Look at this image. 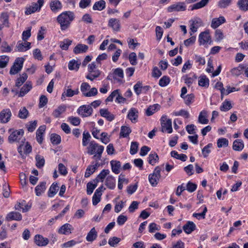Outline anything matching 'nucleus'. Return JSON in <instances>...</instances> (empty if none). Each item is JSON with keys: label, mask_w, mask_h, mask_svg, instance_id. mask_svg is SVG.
<instances>
[{"label": "nucleus", "mask_w": 248, "mask_h": 248, "mask_svg": "<svg viewBox=\"0 0 248 248\" xmlns=\"http://www.w3.org/2000/svg\"><path fill=\"white\" fill-rule=\"evenodd\" d=\"M97 186V184H93L91 182H89L87 184V193L88 195H91L93 192L94 189Z\"/></svg>", "instance_id": "13d9d810"}, {"label": "nucleus", "mask_w": 248, "mask_h": 248, "mask_svg": "<svg viewBox=\"0 0 248 248\" xmlns=\"http://www.w3.org/2000/svg\"><path fill=\"white\" fill-rule=\"evenodd\" d=\"M81 64V62L78 60H72L68 63V68L70 70H75L78 71Z\"/></svg>", "instance_id": "cd10ccee"}, {"label": "nucleus", "mask_w": 248, "mask_h": 248, "mask_svg": "<svg viewBox=\"0 0 248 248\" xmlns=\"http://www.w3.org/2000/svg\"><path fill=\"white\" fill-rule=\"evenodd\" d=\"M91 136L88 132L84 131L83 133L82 145L83 146H86L88 143Z\"/></svg>", "instance_id": "052dcab7"}, {"label": "nucleus", "mask_w": 248, "mask_h": 248, "mask_svg": "<svg viewBox=\"0 0 248 248\" xmlns=\"http://www.w3.org/2000/svg\"><path fill=\"white\" fill-rule=\"evenodd\" d=\"M106 6V2L104 0H100L98 1L95 2L93 9L94 10L102 11L105 9Z\"/></svg>", "instance_id": "f704fd0d"}, {"label": "nucleus", "mask_w": 248, "mask_h": 248, "mask_svg": "<svg viewBox=\"0 0 248 248\" xmlns=\"http://www.w3.org/2000/svg\"><path fill=\"white\" fill-rule=\"evenodd\" d=\"M105 185L110 189H113L115 187V180L112 176H108L106 180Z\"/></svg>", "instance_id": "bb28decb"}, {"label": "nucleus", "mask_w": 248, "mask_h": 248, "mask_svg": "<svg viewBox=\"0 0 248 248\" xmlns=\"http://www.w3.org/2000/svg\"><path fill=\"white\" fill-rule=\"evenodd\" d=\"M139 147V143L136 141H133L131 142L130 153L131 155H135L138 151Z\"/></svg>", "instance_id": "e2e57ef3"}, {"label": "nucleus", "mask_w": 248, "mask_h": 248, "mask_svg": "<svg viewBox=\"0 0 248 248\" xmlns=\"http://www.w3.org/2000/svg\"><path fill=\"white\" fill-rule=\"evenodd\" d=\"M75 15L73 12L66 11L63 12V30L68 29L74 19Z\"/></svg>", "instance_id": "39448f33"}, {"label": "nucleus", "mask_w": 248, "mask_h": 248, "mask_svg": "<svg viewBox=\"0 0 248 248\" xmlns=\"http://www.w3.org/2000/svg\"><path fill=\"white\" fill-rule=\"evenodd\" d=\"M217 145L218 148L227 147L228 146V140L226 138H220L217 141Z\"/></svg>", "instance_id": "603ef678"}, {"label": "nucleus", "mask_w": 248, "mask_h": 248, "mask_svg": "<svg viewBox=\"0 0 248 248\" xmlns=\"http://www.w3.org/2000/svg\"><path fill=\"white\" fill-rule=\"evenodd\" d=\"M161 124L162 127V131L163 132H167L168 133H171L172 132L171 120L167 119L166 116H163L161 118Z\"/></svg>", "instance_id": "423d86ee"}, {"label": "nucleus", "mask_w": 248, "mask_h": 248, "mask_svg": "<svg viewBox=\"0 0 248 248\" xmlns=\"http://www.w3.org/2000/svg\"><path fill=\"white\" fill-rule=\"evenodd\" d=\"M12 116V112L9 108L2 109L0 112V123L6 124L8 123Z\"/></svg>", "instance_id": "6e6552de"}, {"label": "nucleus", "mask_w": 248, "mask_h": 248, "mask_svg": "<svg viewBox=\"0 0 248 248\" xmlns=\"http://www.w3.org/2000/svg\"><path fill=\"white\" fill-rule=\"evenodd\" d=\"M9 61V57L5 55L0 56V68H3L5 67Z\"/></svg>", "instance_id": "a18cd8bd"}, {"label": "nucleus", "mask_w": 248, "mask_h": 248, "mask_svg": "<svg viewBox=\"0 0 248 248\" xmlns=\"http://www.w3.org/2000/svg\"><path fill=\"white\" fill-rule=\"evenodd\" d=\"M24 59L23 58H17L15 60L13 65L10 70L11 75H15L18 73L22 68Z\"/></svg>", "instance_id": "0eeeda50"}, {"label": "nucleus", "mask_w": 248, "mask_h": 248, "mask_svg": "<svg viewBox=\"0 0 248 248\" xmlns=\"http://www.w3.org/2000/svg\"><path fill=\"white\" fill-rule=\"evenodd\" d=\"M97 236V232L94 227H93L88 233L86 239L88 242H93L96 239Z\"/></svg>", "instance_id": "b1692460"}, {"label": "nucleus", "mask_w": 248, "mask_h": 248, "mask_svg": "<svg viewBox=\"0 0 248 248\" xmlns=\"http://www.w3.org/2000/svg\"><path fill=\"white\" fill-rule=\"evenodd\" d=\"M226 20L223 16H220L218 18H214L211 22V27L213 29H216L221 24L225 23Z\"/></svg>", "instance_id": "4be33fe9"}, {"label": "nucleus", "mask_w": 248, "mask_h": 248, "mask_svg": "<svg viewBox=\"0 0 248 248\" xmlns=\"http://www.w3.org/2000/svg\"><path fill=\"white\" fill-rule=\"evenodd\" d=\"M34 242L39 246H45L48 243V239L44 238L42 235L37 234L34 236Z\"/></svg>", "instance_id": "a211bd4d"}, {"label": "nucleus", "mask_w": 248, "mask_h": 248, "mask_svg": "<svg viewBox=\"0 0 248 248\" xmlns=\"http://www.w3.org/2000/svg\"><path fill=\"white\" fill-rule=\"evenodd\" d=\"M44 0H38L37 3H33L25 11L26 15H30L40 10L44 4Z\"/></svg>", "instance_id": "1a4fd4ad"}, {"label": "nucleus", "mask_w": 248, "mask_h": 248, "mask_svg": "<svg viewBox=\"0 0 248 248\" xmlns=\"http://www.w3.org/2000/svg\"><path fill=\"white\" fill-rule=\"evenodd\" d=\"M243 141L240 140H235L233 143L232 148L234 151H240L244 148Z\"/></svg>", "instance_id": "7c9ffc66"}, {"label": "nucleus", "mask_w": 248, "mask_h": 248, "mask_svg": "<svg viewBox=\"0 0 248 248\" xmlns=\"http://www.w3.org/2000/svg\"><path fill=\"white\" fill-rule=\"evenodd\" d=\"M108 26L112 28L114 31H118L121 27L120 20L117 18H110L108 21Z\"/></svg>", "instance_id": "6ab92c4d"}, {"label": "nucleus", "mask_w": 248, "mask_h": 248, "mask_svg": "<svg viewBox=\"0 0 248 248\" xmlns=\"http://www.w3.org/2000/svg\"><path fill=\"white\" fill-rule=\"evenodd\" d=\"M1 51L2 52H10L12 51V49L10 46H9L8 43L4 41L2 42L1 46Z\"/></svg>", "instance_id": "864d4df0"}, {"label": "nucleus", "mask_w": 248, "mask_h": 248, "mask_svg": "<svg viewBox=\"0 0 248 248\" xmlns=\"http://www.w3.org/2000/svg\"><path fill=\"white\" fill-rule=\"evenodd\" d=\"M237 5L241 10L248 11V0H239Z\"/></svg>", "instance_id": "4c0bfd02"}, {"label": "nucleus", "mask_w": 248, "mask_h": 248, "mask_svg": "<svg viewBox=\"0 0 248 248\" xmlns=\"http://www.w3.org/2000/svg\"><path fill=\"white\" fill-rule=\"evenodd\" d=\"M22 217L20 213L16 212H11L7 215L6 220L7 221H11L13 220L20 221L22 220Z\"/></svg>", "instance_id": "2eb2a0df"}, {"label": "nucleus", "mask_w": 248, "mask_h": 248, "mask_svg": "<svg viewBox=\"0 0 248 248\" xmlns=\"http://www.w3.org/2000/svg\"><path fill=\"white\" fill-rule=\"evenodd\" d=\"M171 156L181 160L182 161H185L187 158V156L185 154H178V153L175 151H172L171 152Z\"/></svg>", "instance_id": "c03bdc74"}, {"label": "nucleus", "mask_w": 248, "mask_h": 248, "mask_svg": "<svg viewBox=\"0 0 248 248\" xmlns=\"http://www.w3.org/2000/svg\"><path fill=\"white\" fill-rule=\"evenodd\" d=\"M198 84L200 86L207 88L209 85V79L205 76H202L200 77Z\"/></svg>", "instance_id": "ea45409f"}, {"label": "nucleus", "mask_w": 248, "mask_h": 248, "mask_svg": "<svg viewBox=\"0 0 248 248\" xmlns=\"http://www.w3.org/2000/svg\"><path fill=\"white\" fill-rule=\"evenodd\" d=\"M36 126L37 121L35 120L34 121L30 122L27 124V128L29 132H33L36 128Z\"/></svg>", "instance_id": "338daca9"}, {"label": "nucleus", "mask_w": 248, "mask_h": 248, "mask_svg": "<svg viewBox=\"0 0 248 248\" xmlns=\"http://www.w3.org/2000/svg\"><path fill=\"white\" fill-rule=\"evenodd\" d=\"M46 182H42L37 186L35 188L36 194L39 196L41 195V193L43 192L46 189Z\"/></svg>", "instance_id": "c9c22d12"}, {"label": "nucleus", "mask_w": 248, "mask_h": 248, "mask_svg": "<svg viewBox=\"0 0 248 248\" xmlns=\"http://www.w3.org/2000/svg\"><path fill=\"white\" fill-rule=\"evenodd\" d=\"M134 90L136 93L139 95L142 90V84L140 81H138L134 86Z\"/></svg>", "instance_id": "bf43d9fd"}, {"label": "nucleus", "mask_w": 248, "mask_h": 248, "mask_svg": "<svg viewBox=\"0 0 248 248\" xmlns=\"http://www.w3.org/2000/svg\"><path fill=\"white\" fill-rule=\"evenodd\" d=\"M32 89V84L31 82L28 81L21 88L19 93L16 92V94H18L19 97H23Z\"/></svg>", "instance_id": "ddd939ff"}, {"label": "nucleus", "mask_w": 248, "mask_h": 248, "mask_svg": "<svg viewBox=\"0 0 248 248\" xmlns=\"http://www.w3.org/2000/svg\"><path fill=\"white\" fill-rule=\"evenodd\" d=\"M198 122L202 124H207L208 123L207 112L206 110H202L200 112L198 117Z\"/></svg>", "instance_id": "a878e982"}, {"label": "nucleus", "mask_w": 248, "mask_h": 248, "mask_svg": "<svg viewBox=\"0 0 248 248\" xmlns=\"http://www.w3.org/2000/svg\"><path fill=\"white\" fill-rule=\"evenodd\" d=\"M88 68L89 74L86 77L87 79L93 81L100 76V71L97 69V66L94 62L89 64Z\"/></svg>", "instance_id": "7ed1b4c3"}, {"label": "nucleus", "mask_w": 248, "mask_h": 248, "mask_svg": "<svg viewBox=\"0 0 248 248\" xmlns=\"http://www.w3.org/2000/svg\"><path fill=\"white\" fill-rule=\"evenodd\" d=\"M183 228L186 233L189 234L196 229V225L193 222L189 221L183 226Z\"/></svg>", "instance_id": "5701e85b"}, {"label": "nucleus", "mask_w": 248, "mask_h": 248, "mask_svg": "<svg viewBox=\"0 0 248 248\" xmlns=\"http://www.w3.org/2000/svg\"><path fill=\"white\" fill-rule=\"evenodd\" d=\"M161 168L159 166H157L154 170L153 173L149 175V181L153 186H156L158 182L161 177Z\"/></svg>", "instance_id": "20e7f679"}, {"label": "nucleus", "mask_w": 248, "mask_h": 248, "mask_svg": "<svg viewBox=\"0 0 248 248\" xmlns=\"http://www.w3.org/2000/svg\"><path fill=\"white\" fill-rule=\"evenodd\" d=\"M121 239L117 237H113L110 238L108 240V244L111 246L115 247L116 245L120 242Z\"/></svg>", "instance_id": "69168bd1"}, {"label": "nucleus", "mask_w": 248, "mask_h": 248, "mask_svg": "<svg viewBox=\"0 0 248 248\" xmlns=\"http://www.w3.org/2000/svg\"><path fill=\"white\" fill-rule=\"evenodd\" d=\"M90 89V86L89 84L86 82H83L81 84L80 86V90L84 96H85V94L87 93Z\"/></svg>", "instance_id": "774afa93"}, {"label": "nucleus", "mask_w": 248, "mask_h": 248, "mask_svg": "<svg viewBox=\"0 0 248 248\" xmlns=\"http://www.w3.org/2000/svg\"><path fill=\"white\" fill-rule=\"evenodd\" d=\"M28 78L26 73H23L19 78H18L16 82V86L17 87L21 86Z\"/></svg>", "instance_id": "a19ab883"}, {"label": "nucleus", "mask_w": 248, "mask_h": 248, "mask_svg": "<svg viewBox=\"0 0 248 248\" xmlns=\"http://www.w3.org/2000/svg\"><path fill=\"white\" fill-rule=\"evenodd\" d=\"M16 47L18 51L24 52L30 49L31 43L26 41L23 42L22 41H18Z\"/></svg>", "instance_id": "4468645a"}, {"label": "nucleus", "mask_w": 248, "mask_h": 248, "mask_svg": "<svg viewBox=\"0 0 248 248\" xmlns=\"http://www.w3.org/2000/svg\"><path fill=\"white\" fill-rule=\"evenodd\" d=\"M212 147V143H209L202 149V154L204 157H206L211 153V148Z\"/></svg>", "instance_id": "09e8293b"}, {"label": "nucleus", "mask_w": 248, "mask_h": 248, "mask_svg": "<svg viewBox=\"0 0 248 248\" xmlns=\"http://www.w3.org/2000/svg\"><path fill=\"white\" fill-rule=\"evenodd\" d=\"M139 112L134 108H131L128 113L127 117L133 123H136L138 121Z\"/></svg>", "instance_id": "dca6fc26"}, {"label": "nucleus", "mask_w": 248, "mask_h": 248, "mask_svg": "<svg viewBox=\"0 0 248 248\" xmlns=\"http://www.w3.org/2000/svg\"><path fill=\"white\" fill-rule=\"evenodd\" d=\"M24 131L22 129L16 130L12 132L8 137V141L12 143L14 142H18L23 143L25 139L23 137Z\"/></svg>", "instance_id": "f03ea898"}, {"label": "nucleus", "mask_w": 248, "mask_h": 248, "mask_svg": "<svg viewBox=\"0 0 248 248\" xmlns=\"http://www.w3.org/2000/svg\"><path fill=\"white\" fill-rule=\"evenodd\" d=\"M51 141L53 144H58L60 143L61 141V136L56 134H52L51 135Z\"/></svg>", "instance_id": "3c124183"}, {"label": "nucleus", "mask_w": 248, "mask_h": 248, "mask_svg": "<svg viewBox=\"0 0 248 248\" xmlns=\"http://www.w3.org/2000/svg\"><path fill=\"white\" fill-rule=\"evenodd\" d=\"M87 153L90 155H93L92 158L95 161L101 160L102 155L104 150L103 146L99 145L94 141L90 143L89 146L87 148Z\"/></svg>", "instance_id": "f257e3e1"}, {"label": "nucleus", "mask_w": 248, "mask_h": 248, "mask_svg": "<svg viewBox=\"0 0 248 248\" xmlns=\"http://www.w3.org/2000/svg\"><path fill=\"white\" fill-rule=\"evenodd\" d=\"M51 10L54 12H56L59 9H61V2L58 0H54L50 3V5Z\"/></svg>", "instance_id": "473e14b6"}, {"label": "nucleus", "mask_w": 248, "mask_h": 248, "mask_svg": "<svg viewBox=\"0 0 248 248\" xmlns=\"http://www.w3.org/2000/svg\"><path fill=\"white\" fill-rule=\"evenodd\" d=\"M102 194V193H100L98 191H95L92 199L93 205H97L100 202Z\"/></svg>", "instance_id": "de8ad7c7"}, {"label": "nucleus", "mask_w": 248, "mask_h": 248, "mask_svg": "<svg viewBox=\"0 0 248 248\" xmlns=\"http://www.w3.org/2000/svg\"><path fill=\"white\" fill-rule=\"evenodd\" d=\"M170 82V79L167 76H163L159 81V85L161 87L166 86Z\"/></svg>", "instance_id": "680f3d73"}, {"label": "nucleus", "mask_w": 248, "mask_h": 248, "mask_svg": "<svg viewBox=\"0 0 248 248\" xmlns=\"http://www.w3.org/2000/svg\"><path fill=\"white\" fill-rule=\"evenodd\" d=\"M148 158L149 163L152 165H154L159 160V157L155 152L150 154Z\"/></svg>", "instance_id": "e433bc0d"}, {"label": "nucleus", "mask_w": 248, "mask_h": 248, "mask_svg": "<svg viewBox=\"0 0 248 248\" xmlns=\"http://www.w3.org/2000/svg\"><path fill=\"white\" fill-rule=\"evenodd\" d=\"M28 115V110L25 107H23L19 110L18 116L21 119H26Z\"/></svg>", "instance_id": "8fccbe9b"}, {"label": "nucleus", "mask_w": 248, "mask_h": 248, "mask_svg": "<svg viewBox=\"0 0 248 248\" xmlns=\"http://www.w3.org/2000/svg\"><path fill=\"white\" fill-rule=\"evenodd\" d=\"M74 230L72 226L68 223L63 225V234L68 235L72 232V231Z\"/></svg>", "instance_id": "49530a36"}, {"label": "nucleus", "mask_w": 248, "mask_h": 248, "mask_svg": "<svg viewBox=\"0 0 248 248\" xmlns=\"http://www.w3.org/2000/svg\"><path fill=\"white\" fill-rule=\"evenodd\" d=\"M0 20L2 22V25L6 27H10L9 22V16L6 13H2L0 16Z\"/></svg>", "instance_id": "72a5a7b5"}, {"label": "nucleus", "mask_w": 248, "mask_h": 248, "mask_svg": "<svg viewBox=\"0 0 248 248\" xmlns=\"http://www.w3.org/2000/svg\"><path fill=\"white\" fill-rule=\"evenodd\" d=\"M244 66L243 65H240L237 67L233 68L231 70V73L232 75L235 76H239L241 74V71L244 69Z\"/></svg>", "instance_id": "5fc2aeb1"}, {"label": "nucleus", "mask_w": 248, "mask_h": 248, "mask_svg": "<svg viewBox=\"0 0 248 248\" xmlns=\"http://www.w3.org/2000/svg\"><path fill=\"white\" fill-rule=\"evenodd\" d=\"M112 171L115 174H119L120 172L121 167V162L119 161L111 160L110 161Z\"/></svg>", "instance_id": "393cba45"}, {"label": "nucleus", "mask_w": 248, "mask_h": 248, "mask_svg": "<svg viewBox=\"0 0 248 248\" xmlns=\"http://www.w3.org/2000/svg\"><path fill=\"white\" fill-rule=\"evenodd\" d=\"M59 187L57 183H53L49 188L48 192V196L49 197H53L58 192Z\"/></svg>", "instance_id": "2f4dec72"}, {"label": "nucleus", "mask_w": 248, "mask_h": 248, "mask_svg": "<svg viewBox=\"0 0 248 248\" xmlns=\"http://www.w3.org/2000/svg\"><path fill=\"white\" fill-rule=\"evenodd\" d=\"M109 170H103L101 172L97 175L94 181H96V183L100 181L103 182L104 180L105 177L109 174Z\"/></svg>", "instance_id": "c756f323"}, {"label": "nucleus", "mask_w": 248, "mask_h": 248, "mask_svg": "<svg viewBox=\"0 0 248 248\" xmlns=\"http://www.w3.org/2000/svg\"><path fill=\"white\" fill-rule=\"evenodd\" d=\"M64 93L66 96L72 97L75 94H78L79 93V91L78 89L73 90L71 89L68 88Z\"/></svg>", "instance_id": "0e129e2a"}, {"label": "nucleus", "mask_w": 248, "mask_h": 248, "mask_svg": "<svg viewBox=\"0 0 248 248\" xmlns=\"http://www.w3.org/2000/svg\"><path fill=\"white\" fill-rule=\"evenodd\" d=\"M186 10V6L184 2H178L172 4L168 8L169 12L173 11H184Z\"/></svg>", "instance_id": "f8f14e48"}, {"label": "nucleus", "mask_w": 248, "mask_h": 248, "mask_svg": "<svg viewBox=\"0 0 248 248\" xmlns=\"http://www.w3.org/2000/svg\"><path fill=\"white\" fill-rule=\"evenodd\" d=\"M94 161L92 162L91 165L89 166L87 168L84 175L85 177H89L100 166L101 164L99 163L98 161Z\"/></svg>", "instance_id": "9b49d317"}, {"label": "nucleus", "mask_w": 248, "mask_h": 248, "mask_svg": "<svg viewBox=\"0 0 248 248\" xmlns=\"http://www.w3.org/2000/svg\"><path fill=\"white\" fill-rule=\"evenodd\" d=\"M199 41L200 45H204L211 41L210 36L206 31L202 32L199 35Z\"/></svg>", "instance_id": "f3484780"}, {"label": "nucleus", "mask_w": 248, "mask_h": 248, "mask_svg": "<svg viewBox=\"0 0 248 248\" xmlns=\"http://www.w3.org/2000/svg\"><path fill=\"white\" fill-rule=\"evenodd\" d=\"M88 46L86 45L79 44L74 47L73 52L76 54L85 53L88 50Z\"/></svg>", "instance_id": "412c9836"}, {"label": "nucleus", "mask_w": 248, "mask_h": 248, "mask_svg": "<svg viewBox=\"0 0 248 248\" xmlns=\"http://www.w3.org/2000/svg\"><path fill=\"white\" fill-rule=\"evenodd\" d=\"M232 107L230 101L226 100L220 107V109L222 111H227L231 109Z\"/></svg>", "instance_id": "79ce46f5"}, {"label": "nucleus", "mask_w": 248, "mask_h": 248, "mask_svg": "<svg viewBox=\"0 0 248 248\" xmlns=\"http://www.w3.org/2000/svg\"><path fill=\"white\" fill-rule=\"evenodd\" d=\"M100 114L102 117L105 118L109 122L112 121L115 118V115L108 111L107 109H101Z\"/></svg>", "instance_id": "aec40b11"}, {"label": "nucleus", "mask_w": 248, "mask_h": 248, "mask_svg": "<svg viewBox=\"0 0 248 248\" xmlns=\"http://www.w3.org/2000/svg\"><path fill=\"white\" fill-rule=\"evenodd\" d=\"M131 132V129L129 127L126 126H122L121 128L120 136L124 138L127 137Z\"/></svg>", "instance_id": "37998d69"}, {"label": "nucleus", "mask_w": 248, "mask_h": 248, "mask_svg": "<svg viewBox=\"0 0 248 248\" xmlns=\"http://www.w3.org/2000/svg\"><path fill=\"white\" fill-rule=\"evenodd\" d=\"M117 77L121 78H124V73L122 69L118 68L114 70L113 73V78H116Z\"/></svg>", "instance_id": "6e6d98bb"}, {"label": "nucleus", "mask_w": 248, "mask_h": 248, "mask_svg": "<svg viewBox=\"0 0 248 248\" xmlns=\"http://www.w3.org/2000/svg\"><path fill=\"white\" fill-rule=\"evenodd\" d=\"M173 115L177 116H182L186 118H188L189 117V113L187 111L184 109H181L179 111H175L173 112Z\"/></svg>", "instance_id": "4d7b16f0"}, {"label": "nucleus", "mask_w": 248, "mask_h": 248, "mask_svg": "<svg viewBox=\"0 0 248 248\" xmlns=\"http://www.w3.org/2000/svg\"><path fill=\"white\" fill-rule=\"evenodd\" d=\"M93 112V109L90 106L83 105L80 106L78 110V113L82 117L90 116Z\"/></svg>", "instance_id": "9d476101"}, {"label": "nucleus", "mask_w": 248, "mask_h": 248, "mask_svg": "<svg viewBox=\"0 0 248 248\" xmlns=\"http://www.w3.org/2000/svg\"><path fill=\"white\" fill-rule=\"evenodd\" d=\"M209 0H201L200 2L193 5L191 10L198 9L206 6Z\"/></svg>", "instance_id": "58836bf2"}, {"label": "nucleus", "mask_w": 248, "mask_h": 248, "mask_svg": "<svg viewBox=\"0 0 248 248\" xmlns=\"http://www.w3.org/2000/svg\"><path fill=\"white\" fill-rule=\"evenodd\" d=\"M160 108V106L158 104H155L152 106H150L146 110V114L147 116H151L157 110H159Z\"/></svg>", "instance_id": "c85d7f7f"}]
</instances>
